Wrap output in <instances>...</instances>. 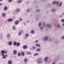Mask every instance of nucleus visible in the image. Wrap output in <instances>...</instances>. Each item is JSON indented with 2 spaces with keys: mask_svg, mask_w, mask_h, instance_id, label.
Returning a JSON list of instances; mask_svg holds the SVG:
<instances>
[{
  "mask_svg": "<svg viewBox=\"0 0 64 64\" xmlns=\"http://www.w3.org/2000/svg\"><path fill=\"white\" fill-rule=\"evenodd\" d=\"M1 52L2 53V55L3 56L2 58L3 59H5L6 58V57H7V56H8L7 54L4 55V54H4L5 53L4 50H2Z\"/></svg>",
  "mask_w": 64,
  "mask_h": 64,
  "instance_id": "nucleus-1",
  "label": "nucleus"
},
{
  "mask_svg": "<svg viewBox=\"0 0 64 64\" xmlns=\"http://www.w3.org/2000/svg\"><path fill=\"white\" fill-rule=\"evenodd\" d=\"M44 61L46 62H47L48 60V56H46L44 58Z\"/></svg>",
  "mask_w": 64,
  "mask_h": 64,
  "instance_id": "nucleus-2",
  "label": "nucleus"
},
{
  "mask_svg": "<svg viewBox=\"0 0 64 64\" xmlns=\"http://www.w3.org/2000/svg\"><path fill=\"white\" fill-rule=\"evenodd\" d=\"M49 39V37L48 36H46L44 38V39L45 41H47Z\"/></svg>",
  "mask_w": 64,
  "mask_h": 64,
  "instance_id": "nucleus-3",
  "label": "nucleus"
},
{
  "mask_svg": "<svg viewBox=\"0 0 64 64\" xmlns=\"http://www.w3.org/2000/svg\"><path fill=\"white\" fill-rule=\"evenodd\" d=\"M46 27H48V28H50L51 27V24H46Z\"/></svg>",
  "mask_w": 64,
  "mask_h": 64,
  "instance_id": "nucleus-4",
  "label": "nucleus"
},
{
  "mask_svg": "<svg viewBox=\"0 0 64 64\" xmlns=\"http://www.w3.org/2000/svg\"><path fill=\"white\" fill-rule=\"evenodd\" d=\"M23 33V31L22 30L19 32L18 35L19 36H20V35H21V33Z\"/></svg>",
  "mask_w": 64,
  "mask_h": 64,
  "instance_id": "nucleus-5",
  "label": "nucleus"
},
{
  "mask_svg": "<svg viewBox=\"0 0 64 64\" xmlns=\"http://www.w3.org/2000/svg\"><path fill=\"white\" fill-rule=\"evenodd\" d=\"M41 58H39L38 61V64H40V63H41Z\"/></svg>",
  "mask_w": 64,
  "mask_h": 64,
  "instance_id": "nucleus-6",
  "label": "nucleus"
},
{
  "mask_svg": "<svg viewBox=\"0 0 64 64\" xmlns=\"http://www.w3.org/2000/svg\"><path fill=\"white\" fill-rule=\"evenodd\" d=\"M28 61V59L26 58H25L24 60V62H25V64H27V62Z\"/></svg>",
  "mask_w": 64,
  "mask_h": 64,
  "instance_id": "nucleus-7",
  "label": "nucleus"
},
{
  "mask_svg": "<svg viewBox=\"0 0 64 64\" xmlns=\"http://www.w3.org/2000/svg\"><path fill=\"white\" fill-rule=\"evenodd\" d=\"M28 46L26 45H25L24 46H23V48L24 49H27Z\"/></svg>",
  "mask_w": 64,
  "mask_h": 64,
  "instance_id": "nucleus-8",
  "label": "nucleus"
},
{
  "mask_svg": "<svg viewBox=\"0 0 64 64\" xmlns=\"http://www.w3.org/2000/svg\"><path fill=\"white\" fill-rule=\"evenodd\" d=\"M12 41H10L9 42V43L8 44V45L11 46L12 45Z\"/></svg>",
  "mask_w": 64,
  "mask_h": 64,
  "instance_id": "nucleus-9",
  "label": "nucleus"
},
{
  "mask_svg": "<svg viewBox=\"0 0 64 64\" xmlns=\"http://www.w3.org/2000/svg\"><path fill=\"white\" fill-rule=\"evenodd\" d=\"M18 24H19V21L18 20H17L15 22V25H18Z\"/></svg>",
  "mask_w": 64,
  "mask_h": 64,
  "instance_id": "nucleus-10",
  "label": "nucleus"
},
{
  "mask_svg": "<svg viewBox=\"0 0 64 64\" xmlns=\"http://www.w3.org/2000/svg\"><path fill=\"white\" fill-rule=\"evenodd\" d=\"M62 2H60L59 4L58 5V6L59 7L61 6H62Z\"/></svg>",
  "mask_w": 64,
  "mask_h": 64,
  "instance_id": "nucleus-11",
  "label": "nucleus"
},
{
  "mask_svg": "<svg viewBox=\"0 0 64 64\" xmlns=\"http://www.w3.org/2000/svg\"><path fill=\"white\" fill-rule=\"evenodd\" d=\"M36 46L38 47H41V45L40 44H36Z\"/></svg>",
  "mask_w": 64,
  "mask_h": 64,
  "instance_id": "nucleus-12",
  "label": "nucleus"
},
{
  "mask_svg": "<svg viewBox=\"0 0 64 64\" xmlns=\"http://www.w3.org/2000/svg\"><path fill=\"white\" fill-rule=\"evenodd\" d=\"M12 20V19L11 18H10L8 20V22H11Z\"/></svg>",
  "mask_w": 64,
  "mask_h": 64,
  "instance_id": "nucleus-13",
  "label": "nucleus"
},
{
  "mask_svg": "<svg viewBox=\"0 0 64 64\" xmlns=\"http://www.w3.org/2000/svg\"><path fill=\"white\" fill-rule=\"evenodd\" d=\"M17 53V51L16 50H14L13 51V54L14 55H16V54Z\"/></svg>",
  "mask_w": 64,
  "mask_h": 64,
  "instance_id": "nucleus-14",
  "label": "nucleus"
},
{
  "mask_svg": "<svg viewBox=\"0 0 64 64\" xmlns=\"http://www.w3.org/2000/svg\"><path fill=\"white\" fill-rule=\"evenodd\" d=\"M42 25V23L41 22H40L38 24V26L40 27L41 26V25Z\"/></svg>",
  "mask_w": 64,
  "mask_h": 64,
  "instance_id": "nucleus-15",
  "label": "nucleus"
},
{
  "mask_svg": "<svg viewBox=\"0 0 64 64\" xmlns=\"http://www.w3.org/2000/svg\"><path fill=\"white\" fill-rule=\"evenodd\" d=\"M21 54L22 56H23L25 55V53L24 52H22L21 53Z\"/></svg>",
  "mask_w": 64,
  "mask_h": 64,
  "instance_id": "nucleus-16",
  "label": "nucleus"
},
{
  "mask_svg": "<svg viewBox=\"0 0 64 64\" xmlns=\"http://www.w3.org/2000/svg\"><path fill=\"white\" fill-rule=\"evenodd\" d=\"M37 52H40L41 51V49L40 48H38L36 50Z\"/></svg>",
  "mask_w": 64,
  "mask_h": 64,
  "instance_id": "nucleus-17",
  "label": "nucleus"
},
{
  "mask_svg": "<svg viewBox=\"0 0 64 64\" xmlns=\"http://www.w3.org/2000/svg\"><path fill=\"white\" fill-rule=\"evenodd\" d=\"M39 55V54L38 53H36L34 54V56H38Z\"/></svg>",
  "mask_w": 64,
  "mask_h": 64,
  "instance_id": "nucleus-18",
  "label": "nucleus"
},
{
  "mask_svg": "<svg viewBox=\"0 0 64 64\" xmlns=\"http://www.w3.org/2000/svg\"><path fill=\"white\" fill-rule=\"evenodd\" d=\"M10 34H7V38H9V37H10Z\"/></svg>",
  "mask_w": 64,
  "mask_h": 64,
  "instance_id": "nucleus-19",
  "label": "nucleus"
},
{
  "mask_svg": "<svg viewBox=\"0 0 64 64\" xmlns=\"http://www.w3.org/2000/svg\"><path fill=\"white\" fill-rule=\"evenodd\" d=\"M4 10L6 11L7 10V6H5L4 8Z\"/></svg>",
  "mask_w": 64,
  "mask_h": 64,
  "instance_id": "nucleus-20",
  "label": "nucleus"
},
{
  "mask_svg": "<svg viewBox=\"0 0 64 64\" xmlns=\"http://www.w3.org/2000/svg\"><path fill=\"white\" fill-rule=\"evenodd\" d=\"M12 63V61L10 60L8 61V63L9 64H11Z\"/></svg>",
  "mask_w": 64,
  "mask_h": 64,
  "instance_id": "nucleus-21",
  "label": "nucleus"
},
{
  "mask_svg": "<svg viewBox=\"0 0 64 64\" xmlns=\"http://www.w3.org/2000/svg\"><path fill=\"white\" fill-rule=\"evenodd\" d=\"M17 44V42H14V46H16Z\"/></svg>",
  "mask_w": 64,
  "mask_h": 64,
  "instance_id": "nucleus-22",
  "label": "nucleus"
},
{
  "mask_svg": "<svg viewBox=\"0 0 64 64\" xmlns=\"http://www.w3.org/2000/svg\"><path fill=\"white\" fill-rule=\"evenodd\" d=\"M20 10L19 8H18L16 10V11L17 12H20Z\"/></svg>",
  "mask_w": 64,
  "mask_h": 64,
  "instance_id": "nucleus-23",
  "label": "nucleus"
},
{
  "mask_svg": "<svg viewBox=\"0 0 64 64\" xmlns=\"http://www.w3.org/2000/svg\"><path fill=\"white\" fill-rule=\"evenodd\" d=\"M31 33H32V34H34V30H31Z\"/></svg>",
  "mask_w": 64,
  "mask_h": 64,
  "instance_id": "nucleus-24",
  "label": "nucleus"
},
{
  "mask_svg": "<svg viewBox=\"0 0 64 64\" xmlns=\"http://www.w3.org/2000/svg\"><path fill=\"white\" fill-rule=\"evenodd\" d=\"M29 36V34H26L25 35V36H26V37H28Z\"/></svg>",
  "mask_w": 64,
  "mask_h": 64,
  "instance_id": "nucleus-25",
  "label": "nucleus"
},
{
  "mask_svg": "<svg viewBox=\"0 0 64 64\" xmlns=\"http://www.w3.org/2000/svg\"><path fill=\"white\" fill-rule=\"evenodd\" d=\"M2 17H5V13H4L2 14Z\"/></svg>",
  "mask_w": 64,
  "mask_h": 64,
  "instance_id": "nucleus-26",
  "label": "nucleus"
},
{
  "mask_svg": "<svg viewBox=\"0 0 64 64\" xmlns=\"http://www.w3.org/2000/svg\"><path fill=\"white\" fill-rule=\"evenodd\" d=\"M26 53H28V55H30V54H31V53L30 52H28L27 51Z\"/></svg>",
  "mask_w": 64,
  "mask_h": 64,
  "instance_id": "nucleus-27",
  "label": "nucleus"
},
{
  "mask_svg": "<svg viewBox=\"0 0 64 64\" xmlns=\"http://www.w3.org/2000/svg\"><path fill=\"white\" fill-rule=\"evenodd\" d=\"M17 2H18V3H21V2H22V0H18L17 1Z\"/></svg>",
  "mask_w": 64,
  "mask_h": 64,
  "instance_id": "nucleus-28",
  "label": "nucleus"
},
{
  "mask_svg": "<svg viewBox=\"0 0 64 64\" xmlns=\"http://www.w3.org/2000/svg\"><path fill=\"white\" fill-rule=\"evenodd\" d=\"M18 57H20V56H21V53L20 52L18 53Z\"/></svg>",
  "mask_w": 64,
  "mask_h": 64,
  "instance_id": "nucleus-29",
  "label": "nucleus"
},
{
  "mask_svg": "<svg viewBox=\"0 0 64 64\" xmlns=\"http://www.w3.org/2000/svg\"><path fill=\"white\" fill-rule=\"evenodd\" d=\"M45 22H43V27H45Z\"/></svg>",
  "mask_w": 64,
  "mask_h": 64,
  "instance_id": "nucleus-30",
  "label": "nucleus"
},
{
  "mask_svg": "<svg viewBox=\"0 0 64 64\" xmlns=\"http://www.w3.org/2000/svg\"><path fill=\"white\" fill-rule=\"evenodd\" d=\"M58 3H59V2H56V4L57 6H58Z\"/></svg>",
  "mask_w": 64,
  "mask_h": 64,
  "instance_id": "nucleus-31",
  "label": "nucleus"
},
{
  "mask_svg": "<svg viewBox=\"0 0 64 64\" xmlns=\"http://www.w3.org/2000/svg\"><path fill=\"white\" fill-rule=\"evenodd\" d=\"M60 27V24H58L57 26V27L58 28H59Z\"/></svg>",
  "mask_w": 64,
  "mask_h": 64,
  "instance_id": "nucleus-32",
  "label": "nucleus"
},
{
  "mask_svg": "<svg viewBox=\"0 0 64 64\" xmlns=\"http://www.w3.org/2000/svg\"><path fill=\"white\" fill-rule=\"evenodd\" d=\"M52 12H55V11H56V10H55L54 9H52Z\"/></svg>",
  "mask_w": 64,
  "mask_h": 64,
  "instance_id": "nucleus-33",
  "label": "nucleus"
},
{
  "mask_svg": "<svg viewBox=\"0 0 64 64\" xmlns=\"http://www.w3.org/2000/svg\"><path fill=\"white\" fill-rule=\"evenodd\" d=\"M20 43L19 42H18L17 44V46H20Z\"/></svg>",
  "mask_w": 64,
  "mask_h": 64,
  "instance_id": "nucleus-34",
  "label": "nucleus"
},
{
  "mask_svg": "<svg viewBox=\"0 0 64 64\" xmlns=\"http://www.w3.org/2000/svg\"><path fill=\"white\" fill-rule=\"evenodd\" d=\"M52 4H56V1H54L52 3Z\"/></svg>",
  "mask_w": 64,
  "mask_h": 64,
  "instance_id": "nucleus-35",
  "label": "nucleus"
},
{
  "mask_svg": "<svg viewBox=\"0 0 64 64\" xmlns=\"http://www.w3.org/2000/svg\"><path fill=\"white\" fill-rule=\"evenodd\" d=\"M8 2H12V0H8Z\"/></svg>",
  "mask_w": 64,
  "mask_h": 64,
  "instance_id": "nucleus-36",
  "label": "nucleus"
},
{
  "mask_svg": "<svg viewBox=\"0 0 64 64\" xmlns=\"http://www.w3.org/2000/svg\"><path fill=\"white\" fill-rule=\"evenodd\" d=\"M57 62H53L52 63V64H55Z\"/></svg>",
  "mask_w": 64,
  "mask_h": 64,
  "instance_id": "nucleus-37",
  "label": "nucleus"
},
{
  "mask_svg": "<svg viewBox=\"0 0 64 64\" xmlns=\"http://www.w3.org/2000/svg\"><path fill=\"white\" fill-rule=\"evenodd\" d=\"M40 29L42 30H43V26H42L41 27H40Z\"/></svg>",
  "mask_w": 64,
  "mask_h": 64,
  "instance_id": "nucleus-38",
  "label": "nucleus"
},
{
  "mask_svg": "<svg viewBox=\"0 0 64 64\" xmlns=\"http://www.w3.org/2000/svg\"><path fill=\"white\" fill-rule=\"evenodd\" d=\"M36 11L38 12H40V10L39 9H37L36 10Z\"/></svg>",
  "mask_w": 64,
  "mask_h": 64,
  "instance_id": "nucleus-39",
  "label": "nucleus"
},
{
  "mask_svg": "<svg viewBox=\"0 0 64 64\" xmlns=\"http://www.w3.org/2000/svg\"><path fill=\"white\" fill-rule=\"evenodd\" d=\"M7 53V51H4V54H6V53Z\"/></svg>",
  "mask_w": 64,
  "mask_h": 64,
  "instance_id": "nucleus-40",
  "label": "nucleus"
},
{
  "mask_svg": "<svg viewBox=\"0 0 64 64\" xmlns=\"http://www.w3.org/2000/svg\"><path fill=\"white\" fill-rule=\"evenodd\" d=\"M61 21L62 22H64V20L63 19H62L61 20Z\"/></svg>",
  "mask_w": 64,
  "mask_h": 64,
  "instance_id": "nucleus-41",
  "label": "nucleus"
},
{
  "mask_svg": "<svg viewBox=\"0 0 64 64\" xmlns=\"http://www.w3.org/2000/svg\"><path fill=\"white\" fill-rule=\"evenodd\" d=\"M16 27L14 26H13V29H15V28Z\"/></svg>",
  "mask_w": 64,
  "mask_h": 64,
  "instance_id": "nucleus-42",
  "label": "nucleus"
},
{
  "mask_svg": "<svg viewBox=\"0 0 64 64\" xmlns=\"http://www.w3.org/2000/svg\"><path fill=\"white\" fill-rule=\"evenodd\" d=\"M62 39H64V36L62 37Z\"/></svg>",
  "mask_w": 64,
  "mask_h": 64,
  "instance_id": "nucleus-43",
  "label": "nucleus"
},
{
  "mask_svg": "<svg viewBox=\"0 0 64 64\" xmlns=\"http://www.w3.org/2000/svg\"><path fill=\"white\" fill-rule=\"evenodd\" d=\"M27 11H28V12H29V11H30V9H28L27 10Z\"/></svg>",
  "mask_w": 64,
  "mask_h": 64,
  "instance_id": "nucleus-44",
  "label": "nucleus"
},
{
  "mask_svg": "<svg viewBox=\"0 0 64 64\" xmlns=\"http://www.w3.org/2000/svg\"><path fill=\"white\" fill-rule=\"evenodd\" d=\"M38 42V40H36L35 42V43H37V42Z\"/></svg>",
  "mask_w": 64,
  "mask_h": 64,
  "instance_id": "nucleus-45",
  "label": "nucleus"
},
{
  "mask_svg": "<svg viewBox=\"0 0 64 64\" xmlns=\"http://www.w3.org/2000/svg\"><path fill=\"white\" fill-rule=\"evenodd\" d=\"M26 22H28V23H29V22H30V21H29V20H27V21H26Z\"/></svg>",
  "mask_w": 64,
  "mask_h": 64,
  "instance_id": "nucleus-46",
  "label": "nucleus"
},
{
  "mask_svg": "<svg viewBox=\"0 0 64 64\" xmlns=\"http://www.w3.org/2000/svg\"><path fill=\"white\" fill-rule=\"evenodd\" d=\"M33 48L34 49H35V48H35V46H34L33 47Z\"/></svg>",
  "mask_w": 64,
  "mask_h": 64,
  "instance_id": "nucleus-47",
  "label": "nucleus"
},
{
  "mask_svg": "<svg viewBox=\"0 0 64 64\" xmlns=\"http://www.w3.org/2000/svg\"><path fill=\"white\" fill-rule=\"evenodd\" d=\"M24 25H25V26H26V24H25V23H24Z\"/></svg>",
  "mask_w": 64,
  "mask_h": 64,
  "instance_id": "nucleus-48",
  "label": "nucleus"
},
{
  "mask_svg": "<svg viewBox=\"0 0 64 64\" xmlns=\"http://www.w3.org/2000/svg\"><path fill=\"white\" fill-rule=\"evenodd\" d=\"M20 21H22V18L20 19Z\"/></svg>",
  "mask_w": 64,
  "mask_h": 64,
  "instance_id": "nucleus-49",
  "label": "nucleus"
},
{
  "mask_svg": "<svg viewBox=\"0 0 64 64\" xmlns=\"http://www.w3.org/2000/svg\"><path fill=\"white\" fill-rule=\"evenodd\" d=\"M62 25L63 26H64V24H62Z\"/></svg>",
  "mask_w": 64,
  "mask_h": 64,
  "instance_id": "nucleus-50",
  "label": "nucleus"
},
{
  "mask_svg": "<svg viewBox=\"0 0 64 64\" xmlns=\"http://www.w3.org/2000/svg\"><path fill=\"white\" fill-rule=\"evenodd\" d=\"M0 38H1V39H2V38H3V37H0Z\"/></svg>",
  "mask_w": 64,
  "mask_h": 64,
  "instance_id": "nucleus-51",
  "label": "nucleus"
},
{
  "mask_svg": "<svg viewBox=\"0 0 64 64\" xmlns=\"http://www.w3.org/2000/svg\"><path fill=\"white\" fill-rule=\"evenodd\" d=\"M62 15H64V12L62 14Z\"/></svg>",
  "mask_w": 64,
  "mask_h": 64,
  "instance_id": "nucleus-52",
  "label": "nucleus"
},
{
  "mask_svg": "<svg viewBox=\"0 0 64 64\" xmlns=\"http://www.w3.org/2000/svg\"><path fill=\"white\" fill-rule=\"evenodd\" d=\"M3 1V0H0V1Z\"/></svg>",
  "mask_w": 64,
  "mask_h": 64,
  "instance_id": "nucleus-53",
  "label": "nucleus"
},
{
  "mask_svg": "<svg viewBox=\"0 0 64 64\" xmlns=\"http://www.w3.org/2000/svg\"><path fill=\"white\" fill-rule=\"evenodd\" d=\"M2 5V4H1L0 3V6H1Z\"/></svg>",
  "mask_w": 64,
  "mask_h": 64,
  "instance_id": "nucleus-54",
  "label": "nucleus"
},
{
  "mask_svg": "<svg viewBox=\"0 0 64 64\" xmlns=\"http://www.w3.org/2000/svg\"><path fill=\"white\" fill-rule=\"evenodd\" d=\"M24 38H25V39H26V37H24Z\"/></svg>",
  "mask_w": 64,
  "mask_h": 64,
  "instance_id": "nucleus-55",
  "label": "nucleus"
},
{
  "mask_svg": "<svg viewBox=\"0 0 64 64\" xmlns=\"http://www.w3.org/2000/svg\"><path fill=\"white\" fill-rule=\"evenodd\" d=\"M62 17V16H61L60 17Z\"/></svg>",
  "mask_w": 64,
  "mask_h": 64,
  "instance_id": "nucleus-56",
  "label": "nucleus"
},
{
  "mask_svg": "<svg viewBox=\"0 0 64 64\" xmlns=\"http://www.w3.org/2000/svg\"><path fill=\"white\" fill-rule=\"evenodd\" d=\"M52 61V60H50V62H51V61Z\"/></svg>",
  "mask_w": 64,
  "mask_h": 64,
  "instance_id": "nucleus-57",
  "label": "nucleus"
},
{
  "mask_svg": "<svg viewBox=\"0 0 64 64\" xmlns=\"http://www.w3.org/2000/svg\"><path fill=\"white\" fill-rule=\"evenodd\" d=\"M57 60L56 59V60H55V61H57Z\"/></svg>",
  "mask_w": 64,
  "mask_h": 64,
  "instance_id": "nucleus-58",
  "label": "nucleus"
},
{
  "mask_svg": "<svg viewBox=\"0 0 64 64\" xmlns=\"http://www.w3.org/2000/svg\"><path fill=\"white\" fill-rule=\"evenodd\" d=\"M50 40V41L51 40Z\"/></svg>",
  "mask_w": 64,
  "mask_h": 64,
  "instance_id": "nucleus-59",
  "label": "nucleus"
}]
</instances>
